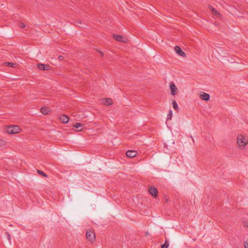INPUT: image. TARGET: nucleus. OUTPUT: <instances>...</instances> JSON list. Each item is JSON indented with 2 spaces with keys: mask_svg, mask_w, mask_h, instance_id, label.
<instances>
[{
  "mask_svg": "<svg viewBox=\"0 0 248 248\" xmlns=\"http://www.w3.org/2000/svg\"><path fill=\"white\" fill-rule=\"evenodd\" d=\"M38 68L41 70L47 71L50 69V66L48 64L39 63L38 64Z\"/></svg>",
  "mask_w": 248,
  "mask_h": 248,
  "instance_id": "obj_9",
  "label": "nucleus"
},
{
  "mask_svg": "<svg viewBox=\"0 0 248 248\" xmlns=\"http://www.w3.org/2000/svg\"><path fill=\"white\" fill-rule=\"evenodd\" d=\"M169 246V242L167 241H165V243L161 246V248H168Z\"/></svg>",
  "mask_w": 248,
  "mask_h": 248,
  "instance_id": "obj_19",
  "label": "nucleus"
},
{
  "mask_svg": "<svg viewBox=\"0 0 248 248\" xmlns=\"http://www.w3.org/2000/svg\"><path fill=\"white\" fill-rule=\"evenodd\" d=\"M245 248H248V240L244 242Z\"/></svg>",
  "mask_w": 248,
  "mask_h": 248,
  "instance_id": "obj_23",
  "label": "nucleus"
},
{
  "mask_svg": "<svg viewBox=\"0 0 248 248\" xmlns=\"http://www.w3.org/2000/svg\"><path fill=\"white\" fill-rule=\"evenodd\" d=\"M174 50L175 52L179 55L182 57L186 56V53L181 49L179 46H176L174 48Z\"/></svg>",
  "mask_w": 248,
  "mask_h": 248,
  "instance_id": "obj_6",
  "label": "nucleus"
},
{
  "mask_svg": "<svg viewBox=\"0 0 248 248\" xmlns=\"http://www.w3.org/2000/svg\"><path fill=\"white\" fill-rule=\"evenodd\" d=\"M5 65L11 67H15L16 64L13 62H7L4 63Z\"/></svg>",
  "mask_w": 248,
  "mask_h": 248,
  "instance_id": "obj_16",
  "label": "nucleus"
},
{
  "mask_svg": "<svg viewBox=\"0 0 248 248\" xmlns=\"http://www.w3.org/2000/svg\"><path fill=\"white\" fill-rule=\"evenodd\" d=\"M86 238L91 242L94 241L95 240V234L94 232L92 230H88L86 232Z\"/></svg>",
  "mask_w": 248,
  "mask_h": 248,
  "instance_id": "obj_3",
  "label": "nucleus"
},
{
  "mask_svg": "<svg viewBox=\"0 0 248 248\" xmlns=\"http://www.w3.org/2000/svg\"><path fill=\"white\" fill-rule=\"evenodd\" d=\"M37 172L38 174L42 175L44 177H47V175L42 170H37Z\"/></svg>",
  "mask_w": 248,
  "mask_h": 248,
  "instance_id": "obj_20",
  "label": "nucleus"
},
{
  "mask_svg": "<svg viewBox=\"0 0 248 248\" xmlns=\"http://www.w3.org/2000/svg\"><path fill=\"white\" fill-rule=\"evenodd\" d=\"M248 144V137L246 135L238 134L237 137V146L239 149L244 150Z\"/></svg>",
  "mask_w": 248,
  "mask_h": 248,
  "instance_id": "obj_1",
  "label": "nucleus"
},
{
  "mask_svg": "<svg viewBox=\"0 0 248 248\" xmlns=\"http://www.w3.org/2000/svg\"><path fill=\"white\" fill-rule=\"evenodd\" d=\"M19 26L20 28L23 29L25 27V24L23 23H19Z\"/></svg>",
  "mask_w": 248,
  "mask_h": 248,
  "instance_id": "obj_22",
  "label": "nucleus"
},
{
  "mask_svg": "<svg viewBox=\"0 0 248 248\" xmlns=\"http://www.w3.org/2000/svg\"><path fill=\"white\" fill-rule=\"evenodd\" d=\"M112 102H111V101L109 100V106H110V105H111V104H112Z\"/></svg>",
  "mask_w": 248,
  "mask_h": 248,
  "instance_id": "obj_27",
  "label": "nucleus"
},
{
  "mask_svg": "<svg viewBox=\"0 0 248 248\" xmlns=\"http://www.w3.org/2000/svg\"><path fill=\"white\" fill-rule=\"evenodd\" d=\"M200 98L204 101H208L210 99V95L209 94L202 92L199 95Z\"/></svg>",
  "mask_w": 248,
  "mask_h": 248,
  "instance_id": "obj_7",
  "label": "nucleus"
},
{
  "mask_svg": "<svg viewBox=\"0 0 248 248\" xmlns=\"http://www.w3.org/2000/svg\"><path fill=\"white\" fill-rule=\"evenodd\" d=\"M245 226L248 228V223H246Z\"/></svg>",
  "mask_w": 248,
  "mask_h": 248,
  "instance_id": "obj_29",
  "label": "nucleus"
},
{
  "mask_svg": "<svg viewBox=\"0 0 248 248\" xmlns=\"http://www.w3.org/2000/svg\"><path fill=\"white\" fill-rule=\"evenodd\" d=\"M113 37L116 40L119 42H123L124 43H126L128 42V39L120 35L113 34Z\"/></svg>",
  "mask_w": 248,
  "mask_h": 248,
  "instance_id": "obj_4",
  "label": "nucleus"
},
{
  "mask_svg": "<svg viewBox=\"0 0 248 248\" xmlns=\"http://www.w3.org/2000/svg\"><path fill=\"white\" fill-rule=\"evenodd\" d=\"M59 59L60 60H62L63 59V57L62 56L60 55V56H59Z\"/></svg>",
  "mask_w": 248,
  "mask_h": 248,
  "instance_id": "obj_26",
  "label": "nucleus"
},
{
  "mask_svg": "<svg viewBox=\"0 0 248 248\" xmlns=\"http://www.w3.org/2000/svg\"><path fill=\"white\" fill-rule=\"evenodd\" d=\"M6 234H7V236L8 239L9 240H10V234L8 232H7Z\"/></svg>",
  "mask_w": 248,
  "mask_h": 248,
  "instance_id": "obj_25",
  "label": "nucleus"
},
{
  "mask_svg": "<svg viewBox=\"0 0 248 248\" xmlns=\"http://www.w3.org/2000/svg\"><path fill=\"white\" fill-rule=\"evenodd\" d=\"M60 120L62 123L66 124L68 122L69 118L68 116L63 114L60 116Z\"/></svg>",
  "mask_w": 248,
  "mask_h": 248,
  "instance_id": "obj_12",
  "label": "nucleus"
},
{
  "mask_svg": "<svg viewBox=\"0 0 248 248\" xmlns=\"http://www.w3.org/2000/svg\"><path fill=\"white\" fill-rule=\"evenodd\" d=\"M74 127L78 129V131H80L83 129V128L84 127V124H82L80 123H77L74 125Z\"/></svg>",
  "mask_w": 248,
  "mask_h": 248,
  "instance_id": "obj_13",
  "label": "nucleus"
},
{
  "mask_svg": "<svg viewBox=\"0 0 248 248\" xmlns=\"http://www.w3.org/2000/svg\"><path fill=\"white\" fill-rule=\"evenodd\" d=\"M75 25L80 28H85V24L82 23L81 20L77 21L75 23Z\"/></svg>",
  "mask_w": 248,
  "mask_h": 248,
  "instance_id": "obj_15",
  "label": "nucleus"
},
{
  "mask_svg": "<svg viewBox=\"0 0 248 248\" xmlns=\"http://www.w3.org/2000/svg\"><path fill=\"white\" fill-rule=\"evenodd\" d=\"M172 116V112L171 110L169 111V113L167 115V119L170 120Z\"/></svg>",
  "mask_w": 248,
  "mask_h": 248,
  "instance_id": "obj_21",
  "label": "nucleus"
},
{
  "mask_svg": "<svg viewBox=\"0 0 248 248\" xmlns=\"http://www.w3.org/2000/svg\"><path fill=\"white\" fill-rule=\"evenodd\" d=\"M170 89L171 94L172 95H175L178 92V89L177 87L173 82H171L170 84Z\"/></svg>",
  "mask_w": 248,
  "mask_h": 248,
  "instance_id": "obj_5",
  "label": "nucleus"
},
{
  "mask_svg": "<svg viewBox=\"0 0 248 248\" xmlns=\"http://www.w3.org/2000/svg\"><path fill=\"white\" fill-rule=\"evenodd\" d=\"M209 9L211 10L212 14L216 17H219L220 16V14L219 13L214 7L210 6H209Z\"/></svg>",
  "mask_w": 248,
  "mask_h": 248,
  "instance_id": "obj_11",
  "label": "nucleus"
},
{
  "mask_svg": "<svg viewBox=\"0 0 248 248\" xmlns=\"http://www.w3.org/2000/svg\"><path fill=\"white\" fill-rule=\"evenodd\" d=\"M172 105H173V108L175 110H177L178 109V105L175 100H173L172 101Z\"/></svg>",
  "mask_w": 248,
  "mask_h": 248,
  "instance_id": "obj_18",
  "label": "nucleus"
},
{
  "mask_svg": "<svg viewBox=\"0 0 248 248\" xmlns=\"http://www.w3.org/2000/svg\"><path fill=\"white\" fill-rule=\"evenodd\" d=\"M40 111L43 114L46 115L49 112V109L47 107H42L40 109Z\"/></svg>",
  "mask_w": 248,
  "mask_h": 248,
  "instance_id": "obj_14",
  "label": "nucleus"
},
{
  "mask_svg": "<svg viewBox=\"0 0 248 248\" xmlns=\"http://www.w3.org/2000/svg\"><path fill=\"white\" fill-rule=\"evenodd\" d=\"M6 131L10 134H17L20 131V128L17 125H11L6 128Z\"/></svg>",
  "mask_w": 248,
  "mask_h": 248,
  "instance_id": "obj_2",
  "label": "nucleus"
},
{
  "mask_svg": "<svg viewBox=\"0 0 248 248\" xmlns=\"http://www.w3.org/2000/svg\"><path fill=\"white\" fill-rule=\"evenodd\" d=\"M149 191L150 194L154 197H156L158 193L157 190L154 187H150L149 188Z\"/></svg>",
  "mask_w": 248,
  "mask_h": 248,
  "instance_id": "obj_8",
  "label": "nucleus"
},
{
  "mask_svg": "<svg viewBox=\"0 0 248 248\" xmlns=\"http://www.w3.org/2000/svg\"><path fill=\"white\" fill-rule=\"evenodd\" d=\"M4 143V142L3 140H0V146L3 145Z\"/></svg>",
  "mask_w": 248,
  "mask_h": 248,
  "instance_id": "obj_24",
  "label": "nucleus"
},
{
  "mask_svg": "<svg viewBox=\"0 0 248 248\" xmlns=\"http://www.w3.org/2000/svg\"><path fill=\"white\" fill-rule=\"evenodd\" d=\"M137 152L135 150H129L126 153V155L128 157H134L137 155Z\"/></svg>",
  "mask_w": 248,
  "mask_h": 248,
  "instance_id": "obj_10",
  "label": "nucleus"
},
{
  "mask_svg": "<svg viewBox=\"0 0 248 248\" xmlns=\"http://www.w3.org/2000/svg\"><path fill=\"white\" fill-rule=\"evenodd\" d=\"M100 54H101V56H103V52H100Z\"/></svg>",
  "mask_w": 248,
  "mask_h": 248,
  "instance_id": "obj_28",
  "label": "nucleus"
},
{
  "mask_svg": "<svg viewBox=\"0 0 248 248\" xmlns=\"http://www.w3.org/2000/svg\"><path fill=\"white\" fill-rule=\"evenodd\" d=\"M108 98L102 99L101 100V103L106 105L107 106H108Z\"/></svg>",
  "mask_w": 248,
  "mask_h": 248,
  "instance_id": "obj_17",
  "label": "nucleus"
}]
</instances>
